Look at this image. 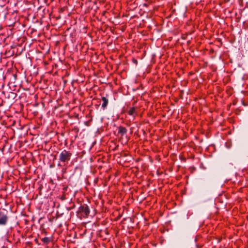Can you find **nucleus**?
Segmentation results:
<instances>
[{"instance_id":"8","label":"nucleus","mask_w":248,"mask_h":248,"mask_svg":"<svg viewBox=\"0 0 248 248\" xmlns=\"http://www.w3.org/2000/svg\"><path fill=\"white\" fill-rule=\"evenodd\" d=\"M59 166H62V165L61 163H59L58 165Z\"/></svg>"},{"instance_id":"7","label":"nucleus","mask_w":248,"mask_h":248,"mask_svg":"<svg viewBox=\"0 0 248 248\" xmlns=\"http://www.w3.org/2000/svg\"><path fill=\"white\" fill-rule=\"evenodd\" d=\"M42 241L44 243H46V244H47L48 243H49V242H50V240H49V238H48V237H44L42 239Z\"/></svg>"},{"instance_id":"3","label":"nucleus","mask_w":248,"mask_h":248,"mask_svg":"<svg viewBox=\"0 0 248 248\" xmlns=\"http://www.w3.org/2000/svg\"><path fill=\"white\" fill-rule=\"evenodd\" d=\"M78 212L81 213L83 217H87L90 213V209L87 205H81L78 209Z\"/></svg>"},{"instance_id":"6","label":"nucleus","mask_w":248,"mask_h":248,"mask_svg":"<svg viewBox=\"0 0 248 248\" xmlns=\"http://www.w3.org/2000/svg\"><path fill=\"white\" fill-rule=\"evenodd\" d=\"M136 108L134 107L130 108L129 110L128 111V114L130 115L133 116L135 112Z\"/></svg>"},{"instance_id":"1","label":"nucleus","mask_w":248,"mask_h":248,"mask_svg":"<svg viewBox=\"0 0 248 248\" xmlns=\"http://www.w3.org/2000/svg\"><path fill=\"white\" fill-rule=\"evenodd\" d=\"M72 153L66 150H63L59 155V160L64 164L67 163L71 158Z\"/></svg>"},{"instance_id":"2","label":"nucleus","mask_w":248,"mask_h":248,"mask_svg":"<svg viewBox=\"0 0 248 248\" xmlns=\"http://www.w3.org/2000/svg\"><path fill=\"white\" fill-rule=\"evenodd\" d=\"M9 217L7 213L3 210H0V225L5 226L8 222Z\"/></svg>"},{"instance_id":"4","label":"nucleus","mask_w":248,"mask_h":248,"mask_svg":"<svg viewBox=\"0 0 248 248\" xmlns=\"http://www.w3.org/2000/svg\"><path fill=\"white\" fill-rule=\"evenodd\" d=\"M102 101L103 102V103L102 104V108L103 109H105L107 107V105L108 104V100L107 98H106L104 96H103L102 97Z\"/></svg>"},{"instance_id":"5","label":"nucleus","mask_w":248,"mask_h":248,"mask_svg":"<svg viewBox=\"0 0 248 248\" xmlns=\"http://www.w3.org/2000/svg\"><path fill=\"white\" fill-rule=\"evenodd\" d=\"M127 132V129L126 128L120 126L118 127V133L121 134L122 136L125 134Z\"/></svg>"}]
</instances>
